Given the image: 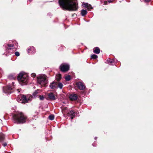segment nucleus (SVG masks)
Masks as SVG:
<instances>
[{
    "label": "nucleus",
    "instance_id": "2eb2a0df",
    "mask_svg": "<svg viewBox=\"0 0 153 153\" xmlns=\"http://www.w3.org/2000/svg\"><path fill=\"white\" fill-rule=\"evenodd\" d=\"M5 138L4 135L2 133H0V142L3 141Z\"/></svg>",
    "mask_w": 153,
    "mask_h": 153
},
{
    "label": "nucleus",
    "instance_id": "39448f33",
    "mask_svg": "<svg viewBox=\"0 0 153 153\" xmlns=\"http://www.w3.org/2000/svg\"><path fill=\"white\" fill-rule=\"evenodd\" d=\"M32 98L31 96H27L26 97L25 95H22L20 97L19 99H17V101L19 102L22 103H25L28 102V101L30 100Z\"/></svg>",
    "mask_w": 153,
    "mask_h": 153
},
{
    "label": "nucleus",
    "instance_id": "20e7f679",
    "mask_svg": "<svg viewBox=\"0 0 153 153\" xmlns=\"http://www.w3.org/2000/svg\"><path fill=\"white\" fill-rule=\"evenodd\" d=\"M37 81L42 86H45L48 82L46 76L44 74L39 75L37 77Z\"/></svg>",
    "mask_w": 153,
    "mask_h": 153
},
{
    "label": "nucleus",
    "instance_id": "7c9ffc66",
    "mask_svg": "<svg viewBox=\"0 0 153 153\" xmlns=\"http://www.w3.org/2000/svg\"><path fill=\"white\" fill-rule=\"evenodd\" d=\"M2 145L3 146H4V147H5L6 146H7V143H5L3 144H2Z\"/></svg>",
    "mask_w": 153,
    "mask_h": 153
},
{
    "label": "nucleus",
    "instance_id": "b1692460",
    "mask_svg": "<svg viewBox=\"0 0 153 153\" xmlns=\"http://www.w3.org/2000/svg\"><path fill=\"white\" fill-rule=\"evenodd\" d=\"M39 90H37V91H36L35 92H34L33 94V95L34 96H35L38 93H39Z\"/></svg>",
    "mask_w": 153,
    "mask_h": 153
},
{
    "label": "nucleus",
    "instance_id": "a878e982",
    "mask_svg": "<svg viewBox=\"0 0 153 153\" xmlns=\"http://www.w3.org/2000/svg\"><path fill=\"white\" fill-rule=\"evenodd\" d=\"M88 10H90L91 9H92V6L90 4L89 5V6L87 7Z\"/></svg>",
    "mask_w": 153,
    "mask_h": 153
},
{
    "label": "nucleus",
    "instance_id": "1a4fd4ad",
    "mask_svg": "<svg viewBox=\"0 0 153 153\" xmlns=\"http://www.w3.org/2000/svg\"><path fill=\"white\" fill-rule=\"evenodd\" d=\"M78 97L76 94H72L70 95L69 98L70 100L72 101L75 100L77 99Z\"/></svg>",
    "mask_w": 153,
    "mask_h": 153
},
{
    "label": "nucleus",
    "instance_id": "f8f14e48",
    "mask_svg": "<svg viewBox=\"0 0 153 153\" xmlns=\"http://www.w3.org/2000/svg\"><path fill=\"white\" fill-rule=\"evenodd\" d=\"M68 116L70 117L71 120H72L75 116V114L74 112L72 111H71L68 113Z\"/></svg>",
    "mask_w": 153,
    "mask_h": 153
},
{
    "label": "nucleus",
    "instance_id": "c9c22d12",
    "mask_svg": "<svg viewBox=\"0 0 153 153\" xmlns=\"http://www.w3.org/2000/svg\"><path fill=\"white\" fill-rule=\"evenodd\" d=\"M92 145H93V146H94V144H92Z\"/></svg>",
    "mask_w": 153,
    "mask_h": 153
},
{
    "label": "nucleus",
    "instance_id": "6e6552de",
    "mask_svg": "<svg viewBox=\"0 0 153 153\" xmlns=\"http://www.w3.org/2000/svg\"><path fill=\"white\" fill-rule=\"evenodd\" d=\"M76 85L80 90H83L85 88L84 84L81 82H76Z\"/></svg>",
    "mask_w": 153,
    "mask_h": 153
},
{
    "label": "nucleus",
    "instance_id": "473e14b6",
    "mask_svg": "<svg viewBox=\"0 0 153 153\" xmlns=\"http://www.w3.org/2000/svg\"><path fill=\"white\" fill-rule=\"evenodd\" d=\"M16 91H17L18 93H19V89H16Z\"/></svg>",
    "mask_w": 153,
    "mask_h": 153
},
{
    "label": "nucleus",
    "instance_id": "f3484780",
    "mask_svg": "<svg viewBox=\"0 0 153 153\" xmlns=\"http://www.w3.org/2000/svg\"><path fill=\"white\" fill-rule=\"evenodd\" d=\"M87 13V12L86 10L83 9L81 11V14L83 16H85L86 15Z\"/></svg>",
    "mask_w": 153,
    "mask_h": 153
},
{
    "label": "nucleus",
    "instance_id": "a211bd4d",
    "mask_svg": "<svg viewBox=\"0 0 153 153\" xmlns=\"http://www.w3.org/2000/svg\"><path fill=\"white\" fill-rule=\"evenodd\" d=\"M56 79L58 81H59L61 78V75L58 74L56 75Z\"/></svg>",
    "mask_w": 153,
    "mask_h": 153
},
{
    "label": "nucleus",
    "instance_id": "4468645a",
    "mask_svg": "<svg viewBox=\"0 0 153 153\" xmlns=\"http://www.w3.org/2000/svg\"><path fill=\"white\" fill-rule=\"evenodd\" d=\"M93 52L94 53L97 54H99L100 52V50L98 47H96L93 50Z\"/></svg>",
    "mask_w": 153,
    "mask_h": 153
},
{
    "label": "nucleus",
    "instance_id": "423d86ee",
    "mask_svg": "<svg viewBox=\"0 0 153 153\" xmlns=\"http://www.w3.org/2000/svg\"><path fill=\"white\" fill-rule=\"evenodd\" d=\"M14 85H13V87L9 85L4 87L3 88V92L5 93L11 94L14 91Z\"/></svg>",
    "mask_w": 153,
    "mask_h": 153
},
{
    "label": "nucleus",
    "instance_id": "aec40b11",
    "mask_svg": "<svg viewBox=\"0 0 153 153\" xmlns=\"http://www.w3.org/2000/svg\"><path fill=\"white\" fill-rule=\"evenodd\" d=\"M63 86V84L61 82H59L57 83V88H59L60 89H62Z\"/></svg>",
    "mask_w": 153,
    "mask_h": 153
},
{
    "label": "nucleus",
    "instance_id": "0eeeda50",
    "mask_svg": "<svg viewBox=\"0 0 153 153\" xmlns=\"http://www.w3.org/2000/svg\"><path fill=\"white\" fill-rule=\"evenodd\" d=\"M60 68L62 71L65 72L69 70V65L65 63L62 64L60 66Z\"/></svg>",
    "mask_w": 153,
    "mask_h": 153
},
{
    "label": "nucleus",
    "instance_id": "6ab92c4d",
    "mask_svg": "<svg viewBox=\"0 0 153 153\" xmlns=\"http://www.w3.org/2000/svg\"><path fill=\"white\" fill-rule=\"evenodd\" d=\"M114 60L113 59L107 60L108 62L110 64L113 65V63H114Z\"/></svg>",
    "mask_w": 153,
    "mask_h": 153
},
{
    "label": "nucleus",
    "instance_id": "c756f323",
    "mask_svg": "<svg viewBox=\"0 0 153 153\" xmlns=\"http://www.w3.org/2000/svg\"><path fill=\"white\" fill-rule=\"evenodd\" d=\"M44 97L43 96H40L39 97L40 100H43L44 99Z\"/></svg>",
    "mask_w": 153,
    "mask_h": 153
},
{
    "label": "nucleus",
    "instance_id": "72a5a7b5",
    "mask_svg": "<svg viewBox=\"0 0 153 153\" xmlns=\"http://www.w3.org/2000/svg\"><path fill=\"white\" fill-rule=\"evenodd\" d=\"M107 3V1H105V2H104V4H106Z\"/></svg>",
    "mask_w": 153,
    "mask_h": 153
},
{
    "label": "nucleus",
    "instance_id": "f03ea898",
    "mask_svg": "<svg viewBox=\"0 0 153 153\" xmlns=\"http://www.w3.org/2000/svg\"><path fill=\"white\" fill-rule=\"evenodd\" d=\"M13 122L17 124L25 123L27 120V117L23 113L18 112L13 116Z\"/></svg>",
    "mask_w": 153,
    "mask_h": 153
},
{
    "label": "nucleus",
    "instance_id": "9b49d317",
    "mask_svg": "<svg viewBox=\"0 0 153 153\" xmlns=\"http://www.w3.org/2000/svg\"><path fill=\"white\" fill-rule=\"evenodd\" d=\"M57 83L56 82H53L50 83L49 87L51 89H54L57 88Z\"/></svg>",
    "mask_w": 153,
    "mask_h": 153
},
{
    "label": "nucleus",
    "instance_id": "c85d7f7f",
    "mask_svg": "<svg viewBox=\"0 0 153 153\" xmlns=\"http://www.w3.org/2000/svg\"><path fill=\"white\" fill-rule=\"evenodd\" d=\"M36 74L34 73H32L31 74V76L33 77H35L36 76Z\"/></svg>",
    "mask_w": 153,
    "mask_h": 153
},
{
    "label": "nucleus",
    "instance_id": "dca6fc26",
    "mask_svg": "<svg viewBox=\"0 0 153 153\" xmlns=\"http://www.w3.org/2000/svg\"><path fill=\"white\" fill-rule=\"evenodd\" d=\"M15 78L16 76L12 74L8 76V79L10 80L15 79Z\"/></svg>",
    "mask_w": 153,
    "mask_h": 153
},
{
    "label": "nucleus",
    "instance_id": "9d476101",
    "mask_svg": "<svg viewBox=\"0 0 153 153\" xmlns=\"http://www.w3.org/2000/svg\"><path fill=\"white\" fill-rule=\"evenodd\" d=\"M28 53L30 54H32L36 52L35 49L33 47H30L27 50Z\"/></svg>",
    "mask_w": 153,
    "mask_h": 153
},
{
    "label": "nucleus",
    "instance_id": "f704fd0d",
    "mask_svg": "<svg viewBox=\"0 0 153 153\" xmlns=\"http://www.w3.org/2000/svg\"><path fill=\"white\" fill-rule=\"evenodd\" d=\"M97 138V137H95V140H96Z\"/></svg>",
    "mask_w": 153,
    "mask_h": 153
},
{
    "label": "nucleus",
    "instance_id": "412c9836",
    "mask_svg": "<svg viewBox=\"0 0 153 153\" xmlns=\"http://www.w3.org/2000/svg\"><path fill=\"white\" fill-rule=\"evenodd\" d=\"M49 119L51 120H53L54 119V116L52 114L49 116L48 117Z\"/></svg>",
    "mask_w": 153,
    "mask_h": 153
},
{
    "label": "nucleus",
    "instance_id": "e433bc0d",
    "mask_svg": "<svg viewBox=\"0 0 153 153\" xmlns=\"http://www.w3.org/2000/svg\"><path fill=\"white\" fill-rule=\"evenodd\" d=\"M1 75H0V77H1Z\"/></svg>",
    "mask_w": 153,
    "mask_h": 153
},
{
    "label": "nucleus",
    "instance_id": "393cba45",
    "mask_svg": "<svg viewBox=\"0 0 153 153\" xmlns=\"http://www.w3.org/2000/svg\"><path fill=\"white\" fill-rule=\"evenodd\" d=\"M8 47H9V49H11L13 48H11V47H13L14 46V45L13 44H9L8 45Z\"/></svg>",
    "mask_w": 153,
    "mask_h": 153
},
{
    "label": "nucleus",
    "instance_id": "ddd939ff",
    "mask_svg": "<svg viewBox=\"0 0 153 153\" xmlns=\"http://www.w3.org/2000/svg\"><path fill=\"white\" fill-rule=\"evenodd\" d=\"M48 97L51 100H54L56 99L55 96L52 93L49 94L48 95Z\"/></svg>",
    "mask_w": 153,
    "mask_h": 153
},
{
    "label": "nucleus",
    "instance_id": "bb28decb",
    "mask_svg": "<svg viewBox=\"0 0 153 153\" xmlns=\"http://www.w3.org/2000/svg\"><path fill=\"white\" fill-rule=\"evenodd\" d=\"M89 4H88L87 3H84L83 4L84 6L85 7L87 8L89 6Z\"/></svg>",
    "mask_w": 153,
    "mask_h": 153
},
{
    "label": "nucleus",
    "instance_id": "2f4dec72",
    "mask_svg": "<svg viewBox=\"0 0 153 153\" xmlns=\"http://www.w3.org/2000/svg\"><path fill=\"white\" fill-rule=\"evenodd\" d=\"M150 0H144L145 2H148L150 1Z\"/></svg>",
    "mask_w": 153,
    "mask_h": 153
},
{
    "label": "nucleus",
    "instance_id": "7ed1b4c3",
    "mask_svg": "<svg viewBox=\"0 0 153 153\" xmlns=\"http://www.w3.org/2000/svg\"><path fill=\"white\" fill-rule=\"evenodd\" d=\"M18 80L22 85H26L28 82V75L25 72H21L18 76Z\"/></svg>",
    "mask_w": 153,
    "mask_h": 153
},
{
    "label": "nucleus",
    "instance_id": "cd10ccee",
    "mask_svg": "<svg viewBox=\"0 0 153 153\" xmlns=\"http://www.w3.org/2000/svg\"><path fill=\"white\" fill-rule=\"evenodd\" d=\"M15 55L16 56H19V53L18 52H15Z\"/></svg>",
    "mask_w": 153,
    "mask_h": 153
},
{
    "label": "nucleus",
    "instance_id": "4be33fe9",
    "mask_svg": "<svg viewBox=\"0 0 153 153\" xmlns=\"http://www.w3.org/2000/svg\"><path fill=\"white\" fill-rule=\"evenodd\" d=\"M65 79L67 81H69L71 79V76L70 75H68L65 76Z\"/></svg>",
    "mask_w": 153,
    "mask_h": 153
},
{
    "label": "nucleus",
    "instance_id": "f257e3e1",
    "mask_svg": "<svg viewBox=\"0 0 153 153\" xmlns=\"http://www.w3.org/2000/svg\"><path fill=\"white\" fill-rule=\"evenodd\" d=\"M59 3L60 7L63 10L76 11L78 8L76 0H59Z\"/></svg>",
    "mask_w": 153,
    "mask_h": 153
},
{
    "label": "nucleus",
    "instance_id": "5701e85b",
    "mask_svg": "<svg viewBox=\"0 0 153 153\" xmlns=\"http://www.w3.org/2000/svg\"><path fill=\"white\" fill-rule=\"evenodd\" d=\"M97 56L95 54H93L91 55V57L93 59H96L97 58Z\"/></svg>",
    "mask_w": 153,
    "mask_h": 153
}]
</instances>
